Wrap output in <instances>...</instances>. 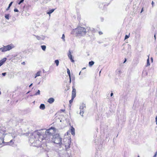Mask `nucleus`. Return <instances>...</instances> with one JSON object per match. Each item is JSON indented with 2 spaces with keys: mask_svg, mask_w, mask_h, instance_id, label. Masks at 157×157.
<instances>
[{
  "mask_svg": "<svg viewBox=\"0 0 157 157\" xmlns=\"http://www.w3.org/2000/svg\"><path fill=\"white\" fill-rule=\"evenodd\" d=\"M53 128H51L48 129L44 132L43 130H36L33 132L30 138L29 139L30 142L33 143H34L35 140L33 139V138L35 139L36 141H37V139L38 141L39 142L42 141L43 139L46 138L47 136H52L53 133Z\"/></svg>",
  "mask_w": 157,
  "mask_h": 157,
  "instance_id": "nucleus-1",
  "label": "nucleus"
},
{
  "mask_svg": "<svg viewBox=\"0 0 157 157\" xmlns=\"http://www.w3.org/2000/svg\"><path fill=\"white\" fill-rule=\"evenodd\" d=\"M72 33H75L77 36H83L85 35L86 32L85 28L79 26L74 29Z\"/></svg>",
  "mask_w": 157,
  "mask_h": 157,
  "instance_id": "nucleus-2",
  "label": "nucleus"
},
{
  "mask_svg": "<svg viewBox=\"0 0 157 157\" xmlns=\"http://www.w3.org/2000/svg\"><path fill=\"white\" fill-rule=\"evenodd\" d=\"M52 140L56 144L61 145L62 144V138L58 134H56L53 136Z\"/></svg>",
  "mask_w": 157,
  "mask_h": 157,
  "instance_id": "nucleus-3",
  "label": "nucleus"
},
{
  "mask_svg": "<svg viewBox=\"0 0 157 157\" xmlns=\"http://www.w3.org/2000/svg\"><path fill=\"white\" fill-rule=\"evenodd\" d=\"M70 138H65L62 142L61 144L64 145L66 149H68L70 147L71 145V140Z\"/></svg>",
  "mask_w": 157,
  "mask_h": 157,
  "instance_id": "nucleus-4",
  "label": "nucleus"
},
{
  "mask_svg": "<svg viewBox=\"0 0 157 157\" xmlns=\"http://www.w3.org/2000/svg\"><path fill=\"white\" fill-rule=\"evenodd\" d=\"M14 47L13 45L11 44L6 46H3V47L0 48V50L2 52H5L10 50Z\"/></svg>",
  "mask_w": 157,
  "mask_h": 157,
  "instance_id": "nucleus-5",
  "label": "nucleus"
},
{
  "mask_svg": "<svg viewBox=\"0 0 157 157\" xmlns=\"http://www.w3.org/2000/svg\"><path fill=\"white\" fill-rule=\"evenodd\" d=\"M7 134H3L2 136L0 137V144H2V143H4V138L5 136Z\"/></svg>",
  "mask_w": 157,
  "mask_h": 157,
  "instance_id": "nucleus-6",
  "label": "nucleus"
},
{
  "mask_svg": "<svg viewBox=\"0 0 157 157\" xmlns=\"http://www.w3.org/2000/svg\"><path fill=\"white\" fill-rule=\"evenodd\" d=\"M68 56L69 58V59L71 60V61L72 62H74V60L72 59V56L71 54V52L70 51H69V52L68 54Z\"/></svg>",
  "mask_w": 157,
  "mask_h": 157,
  "instance_id": "nucleus-7",
  "label": "nucleus"
},
{
  "mask_svg": "<svg viewBox=\"0 0 157 157\" xmlns=\"http://www.w3.org/2000/svg\"><path fill=\"white\" fill-rule=\"evenodd\" d=\"M34 35L36 37V39L38 40H44V39L45 38L43 36H36L35 35Z\"/></svg>",
  "mask_w": 157,
  "mask_h": 157,
  "instance_id": "nucleus-8",
  "label": "nucleus"
},
{
  "mask_svg": "<svg viewBox=\"0 0 157 157\" xmlns=\"http://www.w3.org/2000/svg\"><path fill=\"white\" fill-rule=\"evenodd\" d=\"M76 96V90L75 88L73 89L72 93V98H74Z\"/></svg>",
  "mask_w": 157,
  "mask_h": 157,
  "instance_id": "nucleus-9",
  "label": "nucleus"
},
{
  "mask_svg": "<svg viewBox=\"0 0 157 157\" xmlns=\"http://www.w3.org/2000/svg\"><path fill=\"white\" fill-rule=\"evenodd\" d=\"M85 108H86L85 104L82 103L81 104L80 106V109L81 110H83V111H84Z\"/></svg>",
  "mask_w": 157,
  "mask_h": 157,
  "instance_id": "nucleus-10",
  "label": "nucleus"
},
{
  "mask_svg": "<svg viewBox=\"0 0 157 157\" xmlns=\"http://www.w3.org/2000/svg\"><path fill=\"white\" fill-rule=\"evenodd\" d=\"M6 58H4L0 61V67L6 61Z\"/></svg>",
  "mask_w": 157,
  "mask_h": 157,
  "instance_id": "nucleus-11",
  "label": "nucleus"
},
{
  "mask_svg": "<svg viewBox=\"0 0 157 157\" xmlns=\"http://www.w3.org/2000/svg\"><path fill=\"white\" fill-rule=\"evenodd\" d=\"M41 71H39L37 72L35 74V76L34 77L35 78H36V77L39 76L40 75V74L41 73Z\"/></svg>",
  "mask_w": 157,
  "mask_h": 157,
  "instance_id": "nucleus-12",
  "label": "nucleus"
},
{
  "mask_svg": "<svg viewBox=\"0 0 157 157\" xmlns=\"http://www.w3.org/2000/svg\"><path fill=\"white\" fill-rule=\"evenodd\" d=\"M55 9H52L49 10L48 12H47V14H49V16H50V14L53 13L55 10Z\"/></svg>",
  "mask_w": 157,
  "mask_h": 157,
  "instance_id": "nucleus-13",
  "label": "nucleus"
},
{
  "mask_svg": "<svg viewBox=\"0 0 157 157\" xmlns=\"http://www.w3.org/2000/svg\"><path fill=\"white\" fill-rule=\"evenodd\" d=\"M40 108L42 110H44L45 109V106L44 104H41L40 106Z\"/></svg>",
  "mask_w": 157,
  "mask_h": 157,
  "instance_id": "nucleus-14",
  "label": "nucleus"
},
{
  "mask_svg": "<svg viewBox=\"0 0 157 157\" xmlns=\"http://www.w3.org/2000/svg\"><path fill=\"white\" fill-rule=\"evenodd\" d=\"M54 101V99H48V102L50 103H52Z\"/></svg>",
  "mask_w": 157,
  "mask_h": 157,
  "instance_id": "nucleus-15",
  "label": "nucleus"
},
{
  "mask_svg": "<svg viewBox=\"0 0 157 157\" xmlns=\"http://www.w3.org/2000/svg\"><path fill=\"white\" fill-rule=\"evenodd\" d=\"M10 17V16L9 14H5V17L6 19L8 20H9Z\"/></svg>",
  "mask_w": 157,
  "mask_h": 157,
  "instance_id": "nucleus-16",
  "label": "nucleus"
},
{
  "mask_svg": "<svg viewBox=\"0 0 157 157\" xmlns=\"http://www.w3.org/2000/svg\"><path fill=\"white\" fill-rule=\"evenodd\" d=\"M13 140H11L10 142L7 143V144L10 145H12L13 144Z\"/></svg>",
  "mask_w": 157,
  "mask_h": 157,
  "instance_id": "nucleus-17",
  "label": "nucleus"
},
{
  "mask_svg": "<svg viewBox=\"0 0 157 157\" xmlns=\"http://www.w3.org/2000/svg\"><path fill=\"white\" fill-rule=\"evenodd\" d=\"M71 133L72 135H74L75 134V129L74 128L72 127L71 129Z\"/></svg>",
  "mask_w": 157,
  "mask_h": 157,
  "instance_id": "nucleus-18",
  "label": "nucleus"
},
{
  "mask_svg": "<svg viewBox=\"0 0 157 157\" xmlns=\"http://www.w3.org/2000/svg\"><path fill=\"white\" fill-rule=\"evenodd\" d=\"M148 58L147 60V67H148L150 65V63H149V55L148 56Z\"/></svg>",
  "mask_w": 157,
  "mask_h": 157,
  "instance_id": "nucleus-19",
  "label": "nucleus"
},
{
  "mask_svg": "<svg viewBox=\"0 0 157 157\" xmlns=\"http://www.w3.org/2000/svg\"><path fill=\"white\" fill-rule=\"evenodd\" d=\"M67 73L68 74V75L69 78H71V77L70 71L69 69L68 68H67Z\"/></svg>",
  "mask_w": 157,
  "mask_h": 157,
  "instance_id": "nucleus-20",
  "label": "nucleus"
},
{
  "mask_svg": "<svg viewBox=\"0 0 157 157\" xmlns=\"http://www.w3.org/2000/svg\"><path fill=\"white\" fill-rule=\"evenodd\" d=\"M94 62L93 61H90L89 63V66L91 67L93 65H94Z\"/></svg>",
  "mask_w": 157,
  "mask_h": 157,
  "instance_id": "nucleus-21",
  "label": "nucleus"
},
{
  "mask_svg": "<svg viewBox=\"0 0 157 157\" xmlns=\"http://www.w3.org/2000/svg\"><path fill=\"white\" fill-rule=\"evenodd\" d=\"M13 3V2H12L10 3V4H9L8 7L6 10V11H7L9 10L11 6Z\"/></svg>",
  "mask_w": 157,
  "mask_h": 157,
  "instance_id": "nucleus-22",
  "label": "nucleus"
},
{
  "mask_svg": "<svg viewBox=\"0 0 157 157\" xmlns=\"http://www.w3.org/2000/svg\"><path fill=\"white\" fill-rule=\"evenodd\" d=\"M41 47L42 49L43 50L45 51V50L46 48V46L45 45H41Z\"/></svg>",
  "mask_w": 157,
  "mask_h": 157,
  "instance_id": "nucleus-23",
  "label": "nucleus"
},
{
  "mask_svg": "<svg viewBox=\"0 0 157 157\" xmlns=\"http://www.w3.org/2000/svg\"><path fill=\"white\" fill-rule=\"evenodd\" d=\"M55 62L56 63L57 66H58L59 64V61L58 60H56L55 61Z\"/></svg>",
  "mask_w": 157,
  "mask_h": 157,
  "instance_id": "nucleus-24",
  "label": "nucleus"
},
{
  "mask_svg": "<svg viewBox=\"0 0 157 157\" xmlns=\"http://www.w3.org/2000/svg\"><path fill=\"white\" fill-rule=\"evenodd\" d=\"M73 99H71L69 101V103H70V107H71V104L73 102Z\"/></svg>",
  "mask_w": 157,
  "mask_h": 157,
  "instance_id": "nucleus-25",
  "label": "nucleus"
},
{
  "mask_svg": "<svg viewBox=\"0 0 157 157\" xmlns=\"http://www.w3.org/2000/svg\"><path fill=\"white\" fill-rule=\"evenodd\" d=\"M84 113V111H83V110H80V114L82 116H83V114Z\"/></svg>",
  "mask_w": 157,
  "mask_h": 157,
  "instance_id": "nucleus-26",
  "label": "nucleus"
},
{
  "mask_svg": "<svg viewBox=\"0 0 157 157\" xmlns=\"http://www.w3.org/2000/svg\"><path fill=\"white\" fill-rule=\"evenodd\" d=\"M40 91L39 90H38L37 92L35 94L36 95L40 94Z\"/></svg>",
  "mask_w": 157,
  "mask_h": 157,
  "instance_id": "nucleus-27",
  "label": "nucleus"
},
{
  "mask_svg": "<svg viewBox=\"0 0 157 157\" xmlns=\"http://www.w3.org/2000/svg\"><path fill=\"white\" fill-rule=\"evenodd\" d=\"M24 0H21L20 2L18 3L19 5H20L21 3H22Z\"/></svg>",
  "mask_w": 157,
  "mask_h": 157,
  "instance_id": "nucleus-28",
  "label": "nucleus"
},
{
  "mask_svg": "<svg viewBox=\"0 0 157 157\" xmlns=\"http://www.w3.org/2000/svg\"><path fill=\"white\" fill-rule=\"evenodd\" d=\"M62 38L64 41H65V36L64 34L62 35Z\"/></svg>",
  "mask_w": 157,
  "mask_h": 157,
  "instance_id": "nucleus-29",
  "label": "nucleus"
},
{
  "mask_svg": "<svg viewBox=\"0 0 157 157\" xmlns=\"http://www.w3.org/2000/svg\"><path fill=\"white\" fill-rule=\"evenodd\" d=\"M129 35H126L125 37V39H126L129 38Z\"/></svg>",
  "mask_w": 157,
  "mask_h": 157,
  "instance_id": "nucleus-30",
  "label": "nucleus"
},
{
  "mask_svg": "<svg viewBox=\"0 0 157 157\" xmlns=\"http://www.w3.org/2000/svg\"><path fill=\"white\" fill-rule=\"evenodd\" d=\"M14 12H18L19 11L17 9H15L14 10Z\"/></svg>",
  "mask_w": 157,
  "mask_h": 157,
  "instance_id": "nucleus-31",
  "label": "nucleus"
},
{
  "mask_svg": "<svg viewBox=\"0 0 157 157\" xmlns=\"http://www.w3.org/2000/svg\"><path fill=\"white\" fill-rule=\"evenodd\" d=\"M6 74V72L3 73L2 74V75L3 76H5Z\"/></svg>",
  "mask_w": 157,
  "mask_h": 157,
  "instance_id": "nucleus-32",
  "label": "nucleus"
},
{
  "mask_svg": "<svg viewBox=\"0 0 157 157\" xmlns=\"http://www.w3.org/2000/svg\"><path fill=\"white\" fill-rule=\"evenodd\" d=\"M99 34L100 35H101L103 34V33L102 32L100 31L99 32Z\"/></svg>",
  "mask_w": 157,
  "mask_h": 157,
  "instance_id": "nucleus-33",
  "label": "nucleus"
},
{
  "mask_svg": "<svg viewBox=\"0 0 157 157\" xmlns=\"http://www.w3.org/2000/svg\"><path fill=\"white\" fill-rule=\"evenodd\" d=\"M157 154V152H156L155 153L153 157H156Z\"/></svg>",
  "mask_w": 157,
  "mask_h": 157,
  "instance_id": "nucleus-34",
  "label": "nucleus"
},
{
  "mask_svg": "<svg viewBox=\"0 0 157 157\" xmlns=\"http://www.w3.org/2000/svg\"><path fill=\"white\" fill-rule=\"evenodd\" d=\"M154 3L153 2V1H152V3H151V4H152V6L153 7V5H154Z\"/></svg>",
  "mask_w": 157,
  "mask_h": 157,
  "instance_id": "nucleus-35",
  "label": "nucleus"
},
{
  "mask_svg": "<svg viewBox=\"0 0 157 157\" xmlns=\"http://www.w3.org/2000/svg\"><path fill=\"white\" fill-rule=\"evenodd\" d=\"M113 95V93L112 92L111 93V94H110V96L111 97H112V96Z\"/></svg>",
  "mask_w": 157,
  "mask_h": 157,
  "instance_id": "nucleus-36",
  "label": "nucleus"
},
{
  "mask_svg": "<svg viewBox=\"0 0 157 157\" xmlns=\"http://www.w3.org/2000/svg\"><path fill=\"white\" fill-rule=\"evenodd\" d=\"M60 110L62 112H64L65 111V109H61Z\"/></svg>",
  "mask_w": 157,
  "mask_h": 157,
  "instance_id": "nucleus-37",
  "label": "nucleus"
},
{
  "mask_svg": "<svg viewBox=\"0 0 157 157\" xmlns=\"http://www.w3.org/2000/svg\"><path fill=\"white\" fill-rule=\"evenodd\" d=\"M33 85V83H31L29 86V87H30L31 86Z\"/></svg>",
  "mask_w": 157,
  "mask_h": 157,
  "instance_id": "nucleus-38",
  "label": "nucleus"
},
{
  "mask_svg": "<svg viewBox=\"0 0 157 157\" xmlns=\"http://www.w3.org/2000/svg\"><path fill=\"white\" fill-rule=\"evenodd\" d=\"M126 60H127L126 59H125V60L124 62V63H125L126 62Z\"/></svg>",
  "mask_w": 157,
  "mask_h": 157,
  "instance_id": "nucleus-39",
  "label": "nucleus"
},
{
  "mask_svg": "<svg viewBox=\"0 0 157 157\" xmlns=\"http://www.w3.org/2000/svg\"><path fill=\"white\" fill-rule=\"evenodd\" d=\"M143 11V8H142V9L141 12V13Z\"/></svg>",
  "mask_w": 157,
  "mask_h": 157,
  "instance_id": "nucleus-40",
  "label": "nucleus"
},
{
  "mask_svg": "<svg viewBox=\"0 0 157 157\" xmlns=\"http://www.w3.org/2000/svg\"><path fill=\"white\" fill-rule=\"evenodd\" d=\"M155 120L156 121H157V116H156L155 117Z\"/></svg>",
  "mask_w": 157,
  "mask_h": 157,
  "instance_id": "nucleus-41",
  "label": "nucleus"
},
{
  "mask_svg": "<svg viewBox=\"0 0 157 157\" xmlns=\"http://www.w3.org/2000/svg\"><path fill=\"white\" fill-rule=\"evenodd\" d=\"M154 37H155V40L156 39V36H155V35H154Z\"/></svg>",
  "mask_w": 157,
  "mask_h": 157,
  "instance_id": "nucleus-42",
  "label": "nucleus"
},
{
  "mask_svg": "<svg viewBox=\"0 0 157 157\" xmlns=\"http://www.w3.org/2000/svg\"><path fill=\"white\" fill-rule=\"evenodd\" d=\"M151 60L152 62L153 61V58H152L151 57Z\"/></svg>",
  "mask_w": 157,
  "mask_h": 157,
  "instance_id": "nucleus-43",
  "label": "nucleus"
},
{
  "mask_svg": "<svg viewBox=\"0 0 157 157\" xmlns=\"http://www.w3.org/2000/svg\"><path fill=\"white\" fill-rule=\"evenodd\" d=\"M71 78H70V82H71Z\"/></svg>",
  "mask_w": 157,
  "mask_h": 157,
  "instance_id": "nucleus-44",
  "label": "nucleus"
},
{
  "mask_svg": "<svg viewBox=\"0 0 157 157\" xmlns=\"http://www.w3.org/2000/svg\"><path fill=\"white\" fill-rule=\"evenodd\" d=\"M81 73V71H80V72L79 73V75H80Z\"/></svg>",
  "mask_w": 157,
  "mask_h": 157,
  "instance_id": "nucleus-45",
  "label": "nucleus"
},
{
  "mask_svg": "<svg viewBox=\"0 0 157 157\" xmlns=\"http://www.w3.org/2000/svg\"><path fill=\"white\" fill-rule=\"evenodd\" d=\"M86 67H83V68H82V69L83 70V69H86Z\"/></svg>",
  "mask_w": 157,
  "mask_h": 157,
  "instance_id": "nucleus-46",
  "label": "nucleus"
},
{
  "mask_svg": "<svg viewBox=\"0 0 157 157\" xmlns=\"http://www.w3.org/2000/svg\"><path fill=\"white\" fill-rule=\"evenodd\" d=\"M119 73H121V71H119Z\"/></svg>",
  "mask_w": 157,
  "mask_h": 157,
  "instance_id": "nucleus-47",
  "label": "nucleus"
},
{
  "mask_svg": "<svg viewBox=\"0 0 157 157\" xmlns=\"http://www.w3.org/2000/svg\"><path fill=\"white\" fill-rule=\"evenodd\" d=\"M101 70L99 72V75H100V73L101 72Z\"/></svg>",
  "mask_w": 157,
  "mask_h": 157,
  "instance_id": "nucleus-48",
  "label": "nucleus"
},
{
  "mask_svg": "<svg viewBox=\"0 0 157 157\" xmlns=\"http://www.w3.org/2000/svg\"><path fill=\"white\" fill-rule=\"evenodd\" d=\"M156 121V124L157 125V121Z\"/></svg>",
  "mask_w": 157,
  "mask_h": 157,
  "instance_id": "nucleus-49",
  "label": "nucleus"
},
{
  "mask_svg": "<svg viewBox=\"0 0 157 157\" xmlns=\"http://www.w3.org/2000/svg\"><path fill=\"white\" fill-rule=\"evenodd\" d=\"M24 63H25V62H23V64H24Z\"/></svg>",
  "mask_w": 157,
  "mask_h": 157,
  "instance_id": "nucleus-50",
  "label": "nucleus"
},
{
  "mask_svg": "<svg viewBox=\"0 0 157 157\" xmlns=\"http://www.w3.org/2000/svg\"><path fill=\"white\" fill-rule=\"evenodd\" d=\"M24 63H25V62H23V64H24Z\"/></svg>",
  "mask_w": 157,
  "mask_h": 157,
  "instance_id": "nucleus-51",
  "label": "nucleus"
},
{
  "mask_svg": "<svg viewBox=\"0 0 157 157\" xmlns=\"http://www.w3.org/2000/svg\"><path fill=\"white\" fill-rule=\"evenodd\" d=\"M1 94V91H0V94Z\"/></svg>",
  "mask_w": 157,
  "mask_h": 157,
  "instance_id": "nucleus-52",
  "label": "nucleus"
},
{
  "mask_svg": "<svg viewBox=\"0 0 157 157\" xmlns=\"http://www.w3.org/2000/svg\"><path fill=\"white\" fill-rule=\"evenodd\" d=\"M40 82H39V83H38V84H40Z\"/></svg>",
  "mask_w": 157,
  "mask_h": 157,
  "instance_id": "nucleus-53",
  "label": "nucleus"
},
{
  "mask_svg": "<svg viewBox=\"0 0 157 157\" xmlns=\"http://www.w3.org/2000/svg\"><path fill=\"white\" fill-rule=\"evenodd\" d=\"M138 157H140L139 156V155H138Z\"/></svg>",
  "mask_w": 157,
  "mask_h": 157,
  "instance_id": "nucleus-54",
  "label": "nucleus"
}]
</instances>
